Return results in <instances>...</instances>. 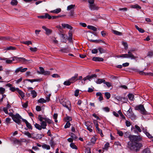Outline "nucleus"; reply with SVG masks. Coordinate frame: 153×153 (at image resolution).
<instances>
[{
	"instance_id": "1",
	"label": "nucleus",
	"mask_w": 153,
	"mask_h": 153,
	"mask_svg": "<svg viewBox=\"0 0 153 153\" xmlns=\"http://www.w3.org/2000/svg\"><path fill=\"white\" fill-rule=\"evenodd\" d=\"M130 141L128 143L127 147L132 151L139 152L143 145L138 142L142 140V137L140 135H130L128 136Z\"/></svg>"
},
{
	"instance_id": "2",
	"label": "nucleus",
	"mask_w": 153,
	"mask_h": 153,
	"mask_svg": "<svg viewBox=\"0 0 153 153\" xmlns=\"http://www.w3.org/2000/svg\"><path fill=\"white\" fill-rule=\"evenodd\" d=\"M59 101L60 103L63 106L66 107L68 110H70V103L69 101L64 98H62L59 99Z\"/></svg>"
},
{
	"instance_id": "3",
	"label": "nucleus",
	"mask_w": 153,
	"mask_h": 153,
	"mask_svg": "<svg viewBox=\"0 0 153 153\" xmlns=\"http://www.w3.org/2000/svg\"><path fill=\"white\" fill-rule=\"evenodd\" d=\"M135 109L136 110H140V113L143 115H146L147 114V112L146 111L143 105L140 104L136 106Z\"/></svg>"
},
{
	"instance_id": "4",
	"label": "nucleus",
	"mask_w": 153,
	"mask_h": 153,
	"mask_svg": "<svg viewBox=\"0 0 153 153\" xmlns=\"http://www.w3.org/2000/svg\"><path fill=\"white\" fill-rule=\"evenodd\" d=\"M19 59H21L22 60L23 62H25L26 61H27V60L25 59V58H18L15 56H14L13 58V59L12 60H10V59H7L6 60V62L7 64H11L13 61H14L15 60L19 61H20V60H19Z\"/></svg>"
},
{
	"instance_id": "5",
	"label": "nucleus",
	"mask_w": 153,
	"mask_h": 153,
	"mask_svg": "<svg viewBox=\"0 0 153 153\" xmlns=\"http://www.w3.org/2000/svg\"><path fill=\"white\" fill-rule=\"evenodd\" d=\"M135 51V49L133 48L128 50V54H125V58H131V59H135L136 57L133 55L131 53V52H133Z\"/></svg>"
},
{
	"instance_id": "6",
	"label": "nucleus",
	"mask_w": 153,
	"mask_h": 153,
	"mask_svg": "<svg viewBox=\"0 0 153 153\" xmlns=\"http://www.w3.org/2000/svg\"><path fill=\"white\" fill-rule=\"evenodd\" d=\"M22 119L23 118L19 115V114L17 113L15 115V116L14 117H13V118L12 119L14 121L18 124L19 125L21 123V121L20 119H22Z\"/></svg>"
},
{
	"instance_id": "7",
	"label": "nucleus",
	"mask_w": 153,
	"mask_h": 153,
	"mask_svg": "<svg viewBox=\"0 0 153 153\" xmlns=\"http://www.w3.org/2000/svg\"><path fill=\"white\" fill-rule=\"evenodd\" d=\"M38 119L41 122L45 121L49 124H51L52 123V121L51 120L48 118L42 117L41 115L38 116Z\"/></svg>"
},
{
	"instance_id": "8",
	"label": "nucleus",
	"mask_w": 153,
	"mask_h": 153,
	"mask_svg": "<svg viewBox=\"0 0 153 153\" xmlns=\"http://www.w3.org/2000/svg\"><path fill=\"white\" fill-rule=\"evenodd\" d=\"M128 117L130 118H134L135 116L133 113L131 108L130 107L128 110L127 111V115Z\"/></svg>"
},
{
	"instance_id": "9",
	"label": "nucleus",
	"mask_w": 153,
	"mask_h": 153,
	"mask_svg": "<svg viewBox=\"0 0 153 153\" xmlns=\"http://www.w3.org/2000/svg\"><path fill=\"white\" fill-rule=\"evenodd\" d=\"M32 138L33 139H41L44 135L43 134H36L35 133H32Z\"/></svg>"
},
{
	"instance_id": "10",
	"label": "nucleus",
	"mask_w": 153,
	"mask_h": 153,
	"mask_svg": "<svg viewBox=\"0 0 153 153\" xmlns=\"http://www.w3.org/2000/svg\"><path fill=\"white\" fill-rule=\"evenodd\" d=\"M27 70V68H22V67H20L17 68L15 71V73L17 74L19 72H24L26 71Z\"/></svg>"
},
{
	"instance_id": "11",
	"label": "nucleus",
	"mask_w": 153,
	"mask_h": 153,
	"mask_svg": "<svg viewBox=\"0 0 153 153\" xmlns=\"http://www.w3.org/2000/svg\"><path fill=\"white\" fill-rule=\"evenodd\" d=\"M93 31H85V32H87V35L88 37H89L91 36H92L91 33L96 36L97 33L95 32L97 31V29H92Z\"/></svg>"
},
{
	"instance_id": "12",
	"label": "nucleus",
	"mask_w": 153,
	"mask_h": 153,
	"mask_svg": "<svg viewBox=\"0 0 153 153\" xmlns=\"http://www.w3.org/2000/svg\"><path fill=\"white\" fill-rule=\"evenodd\" d=\"M89 7L91 10H98V7L94 3L89 4Z\"/></svg>"
},
{
	"instance_id": "13",
	"label": "nucleus",
	"mask_w": 153,
	"mask_h": 153,
	"mask_svg": "<svg viewBox=\"0 0 153 153\" xmlns=\"http://www.w3.org/2000/svg\"><path fill=\"white\" fill-rule=\"evenodd\" d=\"M78 74H76L74 76H73L71 78L69 79L71 83H73L77 80V78L78 77Z\"/></svg>"
},
{
	"instance_id": "14",
	"label": "nucleus",
	"mask_w": 153,
	"mask_h": 153,
	"mask_svg": "<svg viewBox=\"0 0 153 153\" xmlns=\"http://www.w3.org/2000/svg\"><path fill=\"white\" fill-rule=\"evenodd\" d=\"M50 15L48 13H46L44 15H42L38 16V17L41 19H50Z\"/></svg>"
},
{
	"instance_id": "15",
	"label": "nucleus",
	"mask_w": 153,
	"mask_h": 153,
	"mask_svg": "<svg viewBox=\"0 0 153 153\" xmlns=\"http://www.w3.org/2000/svg\"><path fill=\"white\" fill-rule=\"evenodd\" d=\"M22 120L23 122L25 123L27 127L29 129H32V127L30 123H29L25 119H22Z\"/></svg>"
},
{
	"instance_id": "16",
	"label": "nucleus",
	"mask_w": 153,
	"mask_h": 153,
	"mask_svg": "<svg viewBox=\"0 0 153 153\" xmlns=\"http://www.w3.org/2000/svg\"><path fill=\"white\" fill-rule=\"evenodd\" d=\"M63 28H67V29H72L73 27L68 24H63L62 25Z\"/></svg>"
},
{
	"instance_id": "17",
	"label": "nucleus",
	"mask_w": 153,
	"mask_h": 153,
	"mask_svg": "<svg viewBox=\"0 0 153 153\" xmlns=\"http://www.w3.org/2000/svg\"><path fill=\"white\" fill-rule=\"evenodd\" d=\"M135 130H134L135 133H137L138 132H141L142 131L140 128L137 125L135 126Z\"/></svg>"
},
{
	"instance_id": "18",
	"label": "nucleus",
	"mask_w": 153,
	"mask_h": 153,
	"mask_svg": "<svg viewBox=\"0 0 153 153\" xmlns=\"http://www.w3.org/2000/svg\"><path fill=\"white\" fill-rule=\"evenodd\" d=\"M92 60L95 61H102L103 59L102 58L94 57L92 58Z\"/></svg>"
},
{
	"instance_id": "19",
	"label": "nucleus",
	"mask_w": 153,
	"mask_h": 153,
	"mask_svg": "<svg viewBox=\"0 0 153 153\" xmlns=\"http://www.w3.org/2000/svg\"><path fill=\"white\" fill-rule=\"evenodd\" d=\"M47 122L45 121L42 122L41 123V126L42 128L45 129L47 126Z\"/></svg>"
},
{
	"instance_id": "20",
	"label": "nucleus",
	"mask_w": 153,
	"mask_h": 153,
	"mask_svg": "<svg viewBox=\"0 0 153 153\" xmlns=\"http://www.w3.org/2000/svg\"><path fill=\"white\" fill-rule=\"evenodd\" d=\"M17 91L19 94V95L22 97V98H23L25 97V94L22 91L20 90L19 88L17 89Z\"/></svg>"
},
{
	"instance_id": "21",
	"label": "nucleus",
	"mask_w": 153,
	"mask_h": 153,
	"mask_svg": "<svg viewBox=\"0 0 153 153\" xmlns=\"http://www.w3.org/2000/svg\"><path fill=\"white\" fill-rule=\"evenodd\" d=\"M94 124L95 125V126L96 128L97 129V132L99 133L102 132V131L98 127V124L97 122H96L94 123Z\"/></svg>"
},
{
	"instance_id": "22",
	"label": "nucleus",
	"mask_w": 153,
	"mask_h": 153,
	"mask_svg": "<svg viewBox=\"0 0 153 153\" xmlns=\"http://www.w3.org/2000/svg\"><path fill=\"white\" fill-rule=\"evenodd\" d=\"M23 133L25 135L27 136L28 137L32 138V133L30 134V133L27 131H25Z\"/></svg>"
},
{
	"instance_id": "23",
	"label": "nucleus",
	"mask_w": 153,
	"mask_h": 153,
	"mask_svg": "<svg viewBox=\"0 0 153 153\" xmlns=\"http://www.w3.org/2000/svg\"><path fill=\"white\" fill-rule=\"evenodd\" d=\"M142 153H151V152L149 148H146L142 150Z\"/></svg>"
},
{
	"instance_id": "24",
	"label": "nucleus",
	"mask_w": 153,
	"mask_h": 153,
	"mask_svg": "<svg viewBox=\"0 0 153 153\" xmlns=\"http://www.w3.org/2000/svg\"><path fill=\"white\" fill-rule=\"evenodd\" d=\"M97 75L96 74H94L91 75H88L87 76V78L88 80L90 81L91 79L93 78L94 77H97Z\"/></svg>"
},
{
	"instance_id": "25",
	"label": "nucleus",
	"mask_w": 153,
	"mask_h": 153,
	"mask_svg": "<svg viewBox=\"0 0 153 153\" xmlns=\"http://www.w3.org/2000/svg\"><path fill=\"white\" fill-rule=\"evenodd\" d=\"M105 80L103 79H98L96 81V83L97 84H100L102 82L105 83Z\"/></svg>"
},
{
	"instance_id": "26",
	"label": "nucleus",
	"mask_w": 153,
	"mask_h": 153,
	"mask_svg": "<svg viewBox=\"0 0 153 153\" xmlns=\"http://www.w3.org/2000/svg\"><path fill=\"white\" fill-rule=\"evenodd\" d=\"M128 97V98L130 100H133L134 99V95L132 94H129Z\"/></svg>"
},
{
	"instance_id": "27",
	"label": "nucleus",
	"mask_w": 153,
	"mask_h": 153,
	"mask_svg": "<svg viewBox=\"0 0 153 153\" xmlns=\"http://www.w3.org/2000/svg\"><path fill=\"white\" fill-rule=\"evenodd\" d=\"M112 33H113L114 34L116 35H121L122 34L121 32L115 30H112Z\"/></svg>"
},
{
	"instance_id": "28",
	"label": "nucleus",
	"mask_w": 153,
	"mask_h": 153,
	"mask_svg": "<svg viewBox=\"0 0 153 153\" xmlns=\"http://www.w3.org/2000/svg\"><path fill=\"white\" fill-rule=\"evenodd\" d=\"M132 7L133 8L136 9L137 10L141 9V7L138 4H136L132 5Z\"/></svg>"
},
{
	"instance_id": "29",
	"label": "nucleus",
	"mask_w": 153,
	"mask_h": 153,
	"mask_svg": "<svg viewBox=\"0 0 153 153\" xmlns=\"http://www.w3.org/2000/svg\"><path fill=\"white\" fill-rule=\"evenodd\" d=\"M18 3V2L17 0H12L10 2V4L13 6H15Z\"/></svg>"
},
{
	"instance_id": "30",
	"label": "nucleus",
	"mask_w": 153,
	"mask_h": 153,
	"mask_svg": "<svg viewBox=\"0 0 153 153\" xmlns=\"http://www.w3.org/2000/svg\"><path fill=\"white\" fill-rule=\"evenodd\" d=\"M61 11V9L60 8H58L54 10L51 11V13H58Z\"/></svg>"
},
{
	"instance_id": "31",
	"label": "nucleus",
	"mask_w": 153,
	"mask_h": 153,
	"mask_svg": "<svg viewBox=\"0 0 153 153\" xmlns=\"http://www.w3.org/2000/svg\"><path fill=\"white\" fill-rule=\"evenodd\" d=\"M46 101V100L42 98H41L38 100V102L40 103H45Z\"/></svg>"
},
{
	"instance_id": "32",
	"label": "nucleus",
	"mask_w": 153,
	"mask_h": 153,
	"mask_svg": "<svg viewBox=\"0 0 153 153\" xmlns=\"http://www.w3.org/2000/svg\"><path fill=\"white\" fill-rule=\"evenodd\" d=\"M75 7V5L71 4L69 5L67 7V10H71L73 9Z\"/></svg>"
},
{
	"instance_id": "33",
	"label": "nucleus",
	"mask_w": 153,
	"mask_h": 153,
	"mask_svg": "<svg viewBox=\"0 0 153 153\" xmlns=\"http://www.w3.org/2000/svg\"><path fill=\"white\" fill-rule=\"evenodd\" d=\"M0 40L10 41V39L9 37H0Z\"/></svg>"
},
{
	"instance_id": "34",
	"label": "nucleus",
	"mask_w": 153,
	"mask_h": 153,
	"mask_svg": "<svg viewBox=\"0 0 153 153\" xmlns=\"http://www.w3.org/2000/svg\"><path fill=\"white\" fill-rule=\"evenodd\" d=\"M42 147L43 148L47 149H50V146L49 145H46V144H44L42 146Z\"/></svg>"
},
{
	"instance_id": "35",
	"label": "nucleus",
	"mask_w": 153,
	"mask_h": 153,
	"mask_svg": "<svg viewBox=\"0 0 153 153\" xmlns=\"http://www.w3.org/2000/svg\"><path fill=\"white\" fill-rule=\"evenodd\" d=\"M21 43L22 44H26L27 45H29L32 44L31 42L30 41H22V42H21Z\"/></svg>"
},
{
	"instance_id": "36",
	"label": "nucleus",
	"mask_w": 153,
	"mask_h": 153,
	"mask_svg": "<svg viewBox=\"0 0 153 153\" xmlns=\"http://www.w3.org/2000/svg\"><path fill=\"white\" fill-rule=\"evenodd\" d=\"M16 49V48L13 47V46H10L9 47L6 48L5 50H15Z\"/></svg>"
},
{
	"instance_id": "37",
	"label": "nucleus",
	"mask_w": 153,
	"mask_h": 153,
	"mask_svg": "<svg viewBox=\"0 0 153 153\" xmlns=\"http://www.w3.org/2000/svg\"><path fill=\"white\" fill-rule=\"evenodd\" d=\"M34 126L37 129H39V130H41L42 129L41 125L39 124L36 123L34 125Z\"/></svg>"
},
{
	"instance_id": "38",
	"label": "nucleus",
	"mask_w": 153,
	"mask_h": 153,
	"mask_svg": "<svg viewBox=\"0 0 153 153\" xmlns=\"http://www.w3.org/2000/svg\"><path fill=\"white\" fill-rule=\"evenodd\" d=\"M144 132L147 136L149 138H152L153 137L148 132L145 131H144Z\"/></svg>"
},
{
	"instance_id": "39",
	"label": "nucleus",
	"mask_w": 153,
	"mask_h": 153,
	"mask_svg": "<svg viewBox=\"0 0 153 153\" xmlns=\"http://www.w3.org/2000/svg\"><path fill=\"white\" fill-rule=\"evenodd\" d=\"M31 94L32 95L33 98H35L37 96L36 92L34 90H33L31 91Z\"/></svg>"
},
{
	"instance_id": "40",
	"label": "nucleus",
	"mask_w": 153,
	"mask_h": 153,
	"mask_svg": "<svg viewBox=\"0 0 153 153\" xmlns=\"http://www.w3.org/2000/svg\"><path fill=\"white\" fill-rule=\"evenodd\" d=\"M39 70L40 71V72H38L40 74H43L44 72V71H45V70H44L43 68L41 67H39Z\"/></svg>"
},
{
	"instance_id": "41",
	"label": "nucleus",
	"mask_w": 153,
	"mask_h": 153,
	"mask_svg": "<svg viewBox=\"0 0 153 153\" xmlns=\"http://www.w3.org/2000/svg\"><path fill=\"white\" fill-rule=\"evenodd\" d=\"M98 50L101 53H105V50L103 48H98Z\"/></svg>"
},
{
	"instance_id": "42",
	"label": "nucleus",
	"mask_w": 153,
	"mask_h": 153,
	"mask_svg": "<svg viewBox=\"0 0 153 153\" xmlns=\"http://www.w3.org/2000/svg\"><path fill=\"white\" fill-rule=\"evenodd\" d=\"M5 92V88L2 87H0V94H3Z\"/></svg>"
},
{
	"instance_id": "43",
	"label": "nucleus",
	"mask_w": 153,
	"mask_h": 153,
	"mask_svg": "<svg viewBox=\"0 0 153 153\" xmlns=\"http://www.w3.org/2000/svg\"><path fill=\"white\" fill-rule=\"evenodd\" d=\"M65 121L66 122H69L70 121H71L72 120V118L71 117L68 116L65 117Z\"/></svg>"
},
{
	"instance_id": "44",
	"label": "nucleus",
	"mask_w": 153,
	"mask_h": 153,
	"mask_svg": "<svg viewBox=\"0 0 153 153\" xmlns=\"http://www.w3.org/2000/svg\"><path fill=\"white\" fill-rule=\"evenodd\" d=\"M71 83L70 80L69 79L68 81L64 82L63 84L65 85H71Z\"/></svg>"
},
{
	"instance_id": "45",
	"label": "nucleus",
	"mask_w": 153,
	"mask_h": 153,
	"mask_svg": "<svg viewBox=\"0 0 153 153\" xmlns=\"http://www.w3.org/2000/svg\"><path fill=\"white\" fill-rule=\"evenodd\" d=\"M70 126L71 123L67 121L66 124L65 126L64 127L65 128H69L70 127Z\"/></svg>"
},
{
	"instance_id": "46",
	"label": "nucleus",
	"mask_w": 153,
	"mask_h": 153,
	"mask_svg": "<svg viewBox=\"0 0 153 153\" xmlns=\"http://www.w3.org/2000/svg\"><path fill=\"white\" fill-rule=\"evenodd\" d=\"M97 140V138L96 137H93L91 139V142L92 143H93L94 144Z\"/></svg>"
},
{
	"instance_id": "47",
	"label": "nucleus",
	"mask_w": 153,
	"mask_h": 153,
	"mask_svg": "<svg viewBox=\"0 0 153 153\" xmlns=\"http://www.w3.org/2000/svg\"><path fill=\"white\" fill-rule=\"evenodd\" d=\"M69 37L68 38V40L71 41V40L72 39V33L70 31L69 32Z\"/></svg>"
},
{
	"instance_id": "48",
	"label": "nucleus",
	"mask_w": 153,
	"mask_h": 153,
	"mask_svg": "<svg viewBox=\"0 0 153 153\" xmlns=\"http://www.w3.org/2000/svg\"><path fill=\"white\" fill-rule=\"evenodd\" d=\"M105 95L107 99H109L111 97V94L108 92H105Z\"/></svg>"
},
{
	"instance_id": "49",
	"label": "nucleus",
	"mask_w": 153,
	"mask_h": 153,
	"mask_svg": "<svg viewBox=\"0 0 153 153\" xmlns=\"http://www.w3.org/2000/svg\"><path fill=\"white\" fill-rule=\"evenodd\" d=\"M70 146L73 149H77V147L75 145V144L73 143H71L70 144Z\"/></svg>"
},
{
	"instance_id": "50",
	"label": "nucleus",
	"mask_w": 153,
	"mask_h": 153,
	"mask_svg": "<svg viewBox=\"0 0 153 153\" xmlns=\"http://www.w3.org/2000/svg\"><path fill=\"white\" fill-rule=\"evenodd\" d=\"M45 33L47 35H50L52 31L51 29H45Z\"/></svg>"
},
{
	"instance_id": "51",
	"label": "nucleus",
	"mask_w": 153,
	"mask_h": 153,
	"mask_svg": "<svg viewBox=\"0 0 153 153\" xmlns=\"http://www.w3.org/2000/svg\"><path fill=\"white\" fill-rule=\"evenodd\" d=\"M30 51L32 52H35L37 51V48H36L30 47Z\"/></svg>"
},
{
	"instance_id": "52",
	"label": "nucleus",
	"mask_w": 153,
	"mask_h": 153,
	"mask_svg": "<svg viewBox=\"0 0 153 153\" xmlns=\"http://www.w3.org/2000/svg\"><path fill=\"white\" fill-rule=\"evenodd\" d=\"M71 137L74 140H76L77 138V137L73 133H71Z\"/></svg>"
},
{
	"instance_id": "53",
	"label": "nucleus",
	"mask_w": 153,
	"mask_h": 153,
	"mask_svg": "<svg viewBox=\"0 0 153 153\" xmlns=\"http://www.w3.org/2000/svg\"><path fill=\"white\" fill-rule=\"evenodd\" d=\"M50 19H56L57 18L59 17H61V16H51L50 15Z\"/></svg>"
},
{
	"instance_id": "54",
	"label": "nucleus",
	"mask_w": 153,
	"mask_h": 153,
	"mask_svg": "<svg viewBox=\"0 0 153 153\" xmlns=\"http://www.w3.org/2000/svg\"><path fill=\"white\" fill-rule=\"evenodd\" d=\"M109 144L108 143H106L104 146V149L107 150L109 146Z\"/></svg>"
},
{
	"instance_id": "55",
	"label": "nucleus",
	"mask_w": 153,
	"mask_h": 153,
	"mask_svg": "<svg viewBox=\"0 0 153 153\" xmlns=\"http://www.w3.org/2000/svg\"><path fill=\"white\" fill-rule=\"evenodd\" d=\"M28 104V102L27 101L25 103L22 104V106L23 107L26 108L27 107Z\"/></svg>"
},
{
	"instance_id": "56",
	"label": "nucleus",
	"mask_w": 153,
	"mask_h": 153,
	"mask_svg": "<svg viewBox=\"0 0 153 153\" xmlns=\"http://www.w3.org/2000/svg\"><path fill=\"white\" fill-rule=\"evenodd\" d=\"M79 90L78 89L75 90L74 92V95L76 97H77L79 94Z\"/></svg>"
},
{
	"instance_id": "57",
	"label": "nucleus",
	"mask_w": 153,
	"mask_h": 153,
	"mask_svg": "<svg viewBox=\"0 0 153 153\" xmlns=\"http://www.w3.org/2000/svg\"><path fill=\"white\" fill-rule=\"evenodd\" d=\"M126 125L127 127H129L131 125V123L128 120H126Z\"/></svg>"
},
{
	"instance_id": "58",
	"label": "nucleus",
	"mask_w": 153,
	"mask_h": 153,
	"mask_svg": "<svg viewBox=\"0 0 153 153\" xmlns=\"http://www.w3.org/2000/svg\"><path fill=\"white\" fill-rule=\"evenodd\" d=\"M80 25L83 27H85L87 26V25L85 23L80 22L79 23Z\"/></svg>"
},
{
	"instance_id": "59",
	"label": "nucleus",
	"mask_w": 153,
	"mask_h": 153,
	"mask_svg": "<svg viewBox=\"0 0 153 153\" xmlns=\"http://www.w3.org/2000/svg\"><path fill=\"white\" fill-rule=\"evenodd\" d=\"M17 89H19V88H15L14 87H13L12 86L11 87V88H10V90L13 92H14L16 91H17Z\"/></svg>"
},
{
	"instance_id": "60",
	"label": "nucleus",
	"mask_w": 153,
	"mask_h": 153,
	"mask_svg": "<svg viewBox=\"0 0 153 153\" xmlns=\"http://www.w3.org/2000/svg\"><path fill=\"white\" fill-rule=\"evenodd\" d=\"M53 77V78H59L60 77V76L57 74H54L52 75Z\"/></svg>"
},
{
	"instance_id": "61",
	"label": "nucleus",
	"mask_w": 153,
	"mask_h": 153,
	"mask_svg": "<svg viewBox=\"0 0 153 153\" xmlns=\"http://www.w3.org/2000/svg\"><path fill=\"white\" fill-rule=\"evenodd\" d=\"M50 74V72L48 71H44V72L43 74L47 75H49Z\"/></svg>"
},
{
	"instance_id": "62",
	"label": "nucleus",
	"mask_w": 153,
	"mask_h": 153,
	"mask_svg": "<svg viewBox=\"0 0 153 153\" xmlns=\"http://www.w3.org/2000/svg\"><path fill=\"white\" fill-rule=\"evenodd\" d=\"M91 52L92 53H96L98 52V50L96 49H93L92 50Z\"/></svg>"
},
{
	"instance_id": "63",
	"label": "nucleus",
	"mask_w": 153,
	"mask_h": 153,
	"mask_svg": "<svg viewBox=\"0 0 153 153\" xmlns=\"http://www.w3.org/2000/svg\"><path fill=\"white\" fill-rule=\"evenodd\" d=\"M50 144L52 147H53L55 145V143L53 140H51L50 142Z\"/></svg>"
},
{
	"instance_id": "64",
	"label": "nucleus",
	"mask_w": 153,
	"mask_h": 153,
	"mask_svg": "<svg viewBox=\"0 0 153 153\" xmlns=\"http://www.w3.org/2000/svg\"><path fill=\"white\" fill-rule=\"evenodd\" d=\"M148 56L150 57L153 56V52H149L148 53Z\"/></svg>"
}]
</instances>
